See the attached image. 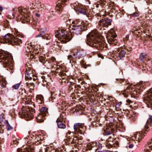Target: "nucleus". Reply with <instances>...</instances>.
I'll return each mask as SVG.
<instances>
[{"label":"nucleus","instance_id":"obj_50","mask_svg":"<svg viewBox=\"0 0 152 152\" xmlns=\"http://www.w3.org/2000/svg\"><path fill=\"white\" fill-rule=\"evenodd\" d=\"M118 138H115L113 140H115V142L114 143V145L115 144L117 145H118L119 144V142L118 141H117V140H118Z\"/></svg>","mask_w":152,"mask_h":152},{"label":"nucleus","instance_id":"obj_9","mask_svg":"<svg viewBox=\"0 0 152 152\" xmlns=\"http://www.w3.org/2000/svg\"><path fill=\"white\" fill-rule=\"evenodd\" d=\"M117 35L113 28L111 29L108 32L107 37V42L109 44H114L117 42V40L115 39Z\"/></svg>","mask_w":152,"mask_h":152},{"label":"nucleus","instance_id":"obj_63","mask_svg":"<svg viewBox=\"0 0 152 152\" xmlns=\"http://www.w3.org/2000/svg\"><path fill=\"white\" fill-rule=\"evenodd\" d=\"M132 49L131 48H129L128 49H127V50H128L129 51H131L132 50Z\"/></svg>","mask_w":152,"mask_h":152},{"label":"nucleus","instance_id":"obj_19","mask_svg":"<svg viewBox=\"0 0 152 152\" xmlns=\"http://www.w3.org/2000/svg\"><path fill=\"white\" fill-rule=\"evenodd\" d=\"M74 134L73 132H71L69 131L66 133V139L65 142L67 143V144H70L73 138L75 137L74 136Z\"/></svg>","mask_w":152,"mask_h":152},{"label":"nucleus","instance_id":"obj_13","mask_svg":"<svg viewBox=\"0 0 152 152\" xmlns=\"http://www.w3.org/2000/svg\"><path fill=\"white\" fill-rule=\"evenodd\" d=\"M80 123H76L75 124L74 126L75 133L82 134L84 131L85 127Z\"/></svg>","mask_w":152,"mask_h":152},{"label":"nucleus","instance_id":"obj_35","mask_svg":"<svg viewBox=\"0 0 152 152\" xmlns=\"http://www.w3.org/2000/svg\"><path fill=\"white\" fill-rule=\"evenodd\" d=\"M42 82H39L38 83H41V84L42 86H45L47 85V80L45 79V77L44 76H42Z\"/></svg>","mask_w":152,"mask_h":152},{"label":"nucleus","instance_id":"obj_18","mask_svg":"<svg viewBox=\"0 0 152 152\" xmlns=\"http://www.w3.org/2000/svg\"><path fill=\"white\" fill-rule=\"evenodd\" d=\"M86 54V51L84 50L80 49L74 52V56H76L77 58L79 59L80 58L85 56Z\"/></svg>","mask_w":152,"mask_h":152},{"label":"nucleus","instance_id":"obj_40","mask_svg":"<svg viewBox=\"0 0 152 152\" xmlns=\"http://www.w3.org/2000/svg\"><path fill=\"white\" fill-rule=\"evenodd\" d=\"M145 55L144 54V53H141L139 59L140 60H141V61H142L143 60V59L145 58Z\"/></svg>","mask_w":152,"mask_h":152},{"label":"nucleus","instance_id":"obj_43","mask_svg":"<svg viewBox=\"0 0 152 152\" xmlns=\"http://www.w3.org/2000/svg\"><path fill=\"white\" fill-rule=\"evenodd\" d=\"M131 17H137L139 14L137 12H134L133 13L130 14Z\"/></svg>","mask_w":152,"mask_h":152},{"label":"nucleus","instance_id":"obj_15","mask_svg":"<svg viewBox=\"0 0 152 152\" xmlns=\"http://www.w3.org/2000/svg\"><path fill=\"white\" fill-rule=\"evenodd\" d=\"M114 135L113 134H112L106 140V146L108 148H112L114 145L115 140H114Z\"/></svg>","mask_w":152,"mask_h":152},{"label":"nucleus","instance_id":"obj_12","mask_svg":"<svg viewBox=\"0 0 152 152\" xmlns=\"http://www.w3.org/2000/svg\"><path fill=\"white\" fill-rule=\"evenodd\" d=\"M21 14L23 15L22 19L23 20V23L29 22L31 18L30 11L26 8L23 9L20 12Z\"/></svg>","mask_w":152,"mask_h":152},{"label":"nucleus","instance_id":"obj_23","mask_svg":"<svg viewBox=\"0 0 152 152\" xmlns=\"http://www.w3.org/2000/svg\"><path fill=\"white\" fill-rule=\"evenodd\" d=\"M39 113L45 117L48 114V108L45 107H42L40 110Z\"/></svg>","mask_w":152,"mask_h":152},{"label":"nucleus","instance_id":"obj_45","mask_svg":"<svg viewBox=\"0 0 152 152\" xmlns=\"http://www.w3.org/2000/svg\"><path fill=\"white\" fill-rule=\"evenodd\" d=\"M126 102L129 104H130L131 106L134 103L133 101L129 100V99H127L126 100Z\"/></svg>","mask_w":152,"mask_h":152},{"label":"nucleus","instance_id":"obj_39","mask_svg":"<svg viewBox=\"0 0 152 152\" xmlns=\"http://www.w3.org/2000/svg\"><path fill=\"white\" fill-rule=\"evenodd\" d=\"M39 8L41 9V10H48V7L46 6V5L44 4H42L40 5L39 6Z\"/></svg>","mask_w":152,"mask_h":152},{"label":"nucleus","instance_id":"obj_27","mask_svg":"<svg viewBox=\"0 0 152 152\" xmlns=\"http://www.w3.org/2000/svg\"><path fill=\"white\" fill-rule=\"evenodd\" d=\"M39 60L40 62L43 64L45 63L46 62L48 61V59L46 58L44 55L42 54V55L39 56Z\"/></svg>","mask_w":152,"mask_h":152},{"label":"nucleus","instance_id":"obj_41","mask_svg":"<svg viewBox=\"0 0 152 152\" xmlns=\"http://www.w3.org/2000/svg\"><path fill=\"white\" fill-rule=\"evenodd\" d=\"M20 85V83H17L13 85L12 86V87L14 89H18Z\"/></svg>","mask_w":152,"mask_h":152},{"label":"nucleus","instance_id":"obj_59","mask_svg":"<svg viewBox=\"0 0 152 152\" xmlns=\"http://www.w3.org/2000/svg\"><path fill=\"white\" fill-rule=\"evenodd\" d=\"M101 152H111L110 151L108 150H104L102 151H101Z\"/></svg>","mask_w":152,"mask_h":152},{"label":"nucleus","instance_id":"obj_42","mask_svg":"<svg viewBox=\"0 0 152 152\" xmlns=\"http://www.w3.org/2000/svg\"><path fill=\"white\" fill-rule=\"evenodd\" d=\"M101 5H105L106 4V0H99V2Z\"/></svg>","mask_w":152,"mask_h":152},{"label":"nucleus","instance_id":"obj_11","mask_svg":"<svg viewBox=\"0 0 152 152\" xmlns=\"http://www.w3.org/2000/svg\"><path fill=\"white\" fill-rule=\"evenodd\" d=\"M112 20L107 18H101L98 22V28L101 30L103 27H107L111 25Z\"/></svg>","mask_w":152,"mask_h":152},{"label":"nucleus","instance_id":"obj_48","mask_svg":"<svg viewBox=\"0 0 152 152\" xmlns=\"http://www.w3.org/2000/svg\"><path fill=\"white\" fill-rule=\"evenodd\" d=\"M130 32L131 34L132 33V34H138L140 33L139 32H137V30H135L134 31H132Z\"/></svg>","mask_w":152,"mask_h":152},{"label":"nucleus","instance_id":"obj_4","mask_svg":"<svg viewBox=\"0 0 152 152\" xmlns=\"http://www.w3.org/2000/svg\"><path fill=\"white\" fill-rule=\"evenodd\" d=\"M56 37L63 43H66L71 39L67 31L63 30H57L55 33Z\"/></svg>","mask_w":152,"mask_h":152},{"label":"nucleus","instance_id":"obj_32","mask_svg":"<svg viewBox=\"0 0 152 152\" xmlns=\"http://www.w3.org/2000/svg\"><path fill=\"white\" fill-rule=\"evenodd\" d=\"M1 24L5 28H9L10 26L9 22L8 20H7L3 21L1 22Z\"/></svg>","mask_w":152,"mask_h":152},{"label":"nucleus","instance_id":"obj_54","mask_svg":"<svg viewBox=\"0 0 152 152\" xmlns=\"http://www.w3.org/2000/svg\"><path fill=\"white\" fill-rule=\"evenodd\" d=\"M138 86V84L137 85V86ZM139 87V88H138L137 89H139L140 90L142 91V85H140V84H139V86H138V87Z\"/></svg>","mask_w":152,"mask_h":152},{"label":"nucleus","instance_id":"obj_33","mask_svg":"<svg viewBox=\"0 0 152 152\" xmlns=\"http://www.w3.org/2000/svg\"><path fill=\"white\" fill-rule=\"evenodd\" d=\"M19 91L20 95L21 97H25L26 96L27 93L25 89H21Z\"/></svg>","mask_w":152,"mask_h":152},{"label":"nucleus","instance_id":"obj_22","mask_svg":"<svg viewBox=\"0 0 152 152\" xmlns=\"http://www.w3.org/2000/svg\"><path fill=\"white\" fill-rule=\"evenodd\" d=\"M114 129L111 127H107L104 129V134L105 135H111L114 131Z\"/></svg>","mask_w":152,"mask_h":152},{"label":"nucleus","instance_id":"obj_37","mask_svg":"<svg viewBox=\"0 0 152 152\" xmlns=\"http://www.w3.org/2000/svg\"><path fill=\"white\" fill-rule=\"evenodd\" d=\"M26 85L28 88H29L31 89H33L34 86V84L33 83H26Z\"/></svg>","mask_w":152,"mask_h":152},{"label":"nucleus","instance_id":"obj_14","mask_svg":"<svg viewBox=\"0 0 152 152\" xmlns=\"http://www.w3.org/2000/svg\"><path fill=\"white\" fill-rule=\"evenodd\" d=\"M25 75V78L26 80H31L34 75L33 73L32 69L28 67L26 68Z\"/></svg>","mask_w":152,"mask_h":152},{"label":"nucleus","instance_id":"obj_7","mask_svg":"<svg viewBox=\"0 0 152 152\" xmlns=\"http://www.w3.org/2000/svg\"><path fill=\"white\" fill-rule=\"evenodd\" d=\"M25 50L27 53H31L33 56L39 54L41 52L40 46L35 45L33 47L31 43H26L25 46Z\"/></svg>","mask_w":152,"mask_h":152},{"label":"nucleus","instance_id":"obj_2","mask_svg":"<svg viewBox=\"0 0 152 152\" xmlns=\"http://www.w3.org/2000/svg\"><path fill=\"white\" fill-rule=\"evenodd\" d=\"M0 61L3 63L5 67L7 69L9 68L12 70L13 69V61L11 56L3 51H0Z\"/></svg>","mask_w":152,"mask_h":152},{"label":"nucleus","instance_id":"obj_30","mask_svg":"<svg viewBox=\"0 0 152 152\" xmlns=\"http://www.w3.org/2000/svg\"><path fill=\"white\" fill-rule=\"evenodd\" d=\"M79 138H78L77 137H75L73 138L72 140V141L70 143V144H74V146L76 145L77 146V145H78V139Z\"/></svg>","mask_w":152,"mask_h":152},{"label":"nucleus","instance_id":"obj_34","mask_svg":"<svg viewBox=\"0 0 152 152\" xmlns=\"http://www.w3.org/2000/svg\"><path fill=\"white\" fill-rule=\"evenodd\" d=\"M30 6H28L30 8V9L32 8H34L37 6V4L35 1H33L31 3V4H29Z\"/></svg>","mask_w":152,"mask_h":152},{"label":"nucleus","instance_id":"obj_57","mask_svg":"<svg viewBox=\"0 0 152 152\" xmlns=\"http://www.w3.org/2000/svg\"><path fill=\"white\" fill-rule=\"evenodd\" d=\"M134 146V145L133 144H129V146H128V147H129V148H133Z\"/></svg>","mask_w":152,"mask_h":152},{"label":"nucleus","instance_id":"obj_38","mask_svg":"<svg viewBox=\"0 0 152 152\" xmlns=\"http://www.w3.org/2000/svg\"><path fill=\"white\" fill-rule=\"evenodd\" d=\"M6 129L7 131H10L12 130L13 128L12 127L10 126L9 124V123L7 121H6Z\"/></svg>","mask_w":152,"mask_h":152},{"label":"nucleus","instance_id":"obj_8","mask_svg":"<svg viewBox=\"0 0 152 152\" xmlns=\"http://www.w3.org/2000/svg\"><path fill=\"white\" fill-rule=\"evenodd\" d=\"M46 28H42L39 30V34L35 37V38L39 37L45 40L44 43L47 45H48L52 42V39L51 36L45 33Z\"/></svg>","mask_w":152,"mask_h":152},{"label":"nucleus","instance_id":"obj_55","mask_svg":"<svg viewBox=\"0 0 152 152\" xmlns=\"http://www.w3.org/2000/svg\"><path fill=\"white\" fill-rule=\"evenodd\" d=\"M25 139H27V140H28V139H29V140H31V139H32V137H31L29 136H28L27 137H26L25 138Z\"/></svg>","mask_w":152,"mask_h":152},{"label":"nucleus","instance_id":"obj_58","mask_svg":"<svg viewBox=\"0 0 152 152\" xmlns=\"http://www.w3.org/2000/svg\"><path fill=\"white\" fill-rule=\"evenodd\" d=\"M3 10L2 7L0 5V12L1 14V12Z\"/></svg>","mask_w":152,"mask_h":152},{"label":"nucleus","instance_id":"obj_52","mask_svg":"<svg viewBox=\"0 0 152 152\" xmlns=\"http://www.w3.org/2000/svg\"><path fill=\"white\" fill-rule=\"evenodd\" d=\"M94 7H96V8H98L99 7H101V5L100 4H95L94 5Z\"/></svg>","mask_w":152,"mask_h":152},{"label":"nucleus","instance_id":"obj_20","mask_svg":"<svg viewBox=\"0 0 152 152\" xmlns=\"http://www.w3.org/2000/svg\"><path fill=\"white\" fill-rule=\"evenodd\" d=\"M77 10L80 13L88 16V10L86 7H79L77 9Z\"/></svg>","mask_w":152,"mask_h":152},{"label":"nucleus","instance_id":"obj_60","mask_svg":"<svg viewBox=\"0 0 152 152\" xmlns=\"http://www.w3.org/2000/svg\"><path fill=\"white\" fill-rule=\"evenodd\" d=\"M17 151L18 152H22V150L20 148L18 149L17 150Z\"/></svg>","mask_w":152,"mask_h":152},{"label":"nucleus","instance_id":"obj_24","mask_svg":"<svg viewBox=\"0 0 152 152\" xmlns=\"http://www.w3.org/2000/svg\"><path fill=\"white\" fill-rule=\"evenodd\" d=\"M76 58H77L76 56H74V52L73 53L72 55H69L67 57V59L70 61V63H72H72L74 64L75 62V60Z\"/></svg>","mask_w":152,"mask_h":152},{"label":"nucleus","instance_id":"obj_29","mask_svg":"<svg viewBox=\"0 0 152 152\" xmlns=\"http://www.w3.org/2000/svg\"><path fill=\"white\" fill-rule=\"evenodd\" d=\"M56 122L57 123L58 127V128L61 129H65L66 128V126L61 121H59L58 120H57Z\"/></svg>","mask_w":152,"mask_h":152},{"label":"nucleus","instance_id":"obj_36","mask_svg":"<svg viewBox=\"0 0 152 152\" xmlns=\"http://www.w3.org/2000/svg\"><path fill=\"white\" fill-rule=\"evenodd\" d=\"M128 117L130 121H134L135 120L136 118L135 114H133L131 115L130 114L128 115Z\"/></svg>","mask_w":152,"mask_h":152},{"label":"nucleus","instance_id":"obj_3","mask_svg":"<svg viewBox=\"0 0 152 152\" xmlns=\"http://www.w3.org/2000/svg\"><path fill=\"white\" fill-rule=\"evenodd\" d=\"M72 23L73 25L72 26L71 31L76 34H80L83 31L87 29V24L79 20L73 21Z\"/></svg>","mask_w":152,"mask_h":152},{"label":"nucleus","instance_id":"obj_16","mask_svg":"<svg viewBox=\"0 0 152 152\" xmlns=\"http://www.w3.org/2000/svg\"><path fill=\"white\" fill-rule=\"evenodd\" d=\"M126 52L124 50H121L120 49H118L116 51H115L114 54L116 57L117 58L118 60L121 59L125 56Z\"/></svg>","mask_w":152,"mask_h":152},{"label":"nucleus","instance_id":"obj_53","mask_svg":"<svg viewBox=\"0 0 152 152\" xmlns=\"http://www.w3.org/2000/svg\"><path fill=\"white\" fill-rule=\"evenodd\" d=\"M13 144H14L15 145H17L18 144V141L16 140H13V142H12Z\"/></svg>","mask_w":152,"mask_h":152},{"label":"nucleus","instance_id":"obj_6","mask_svg":"<svg viewBox=\"0 0 152 152\" xmlns=\"http://www.w3.org/2000/svg\"><path fill=\"white\" fill-rule=\"evenodd\" d=\"M4 39L6 43L14 45H20L22 43V40L13 35L10 34H6L4 38Z\"/></svg>","mask_w":152,"mask_h":152},{"label":"nucleus","instance_id":"obj_25","mask_svg":"<svg viewBox=\"0 0 152 152\" xmlns=\"http://www.w3.org/2000/svg\"><path fill=\"white\" fill-rule=\"evenodd\" d=\"M37 102L39 104H41L44 102L43 96L41 95H39L36 97Z\"/></svg>","mask_w":152,"mask_h":152},{"label":"nucleus","instance_id":"obj_61","mask_svg":"<svg viewBox=\"0 0 152 152\" xmlns=\"http://www.w3.org/2000/svg\"><path fill=\"white\" fill-rule=\"evenodd\" d=\"M67 0H59V1H60V2L61 1L62 2H65Z\"/></svg>","mask_w":152,"mask_h":152},{"label":"nucleus","instance_id":"obj_1","mask_svg":"<svg viewBox=\"0 0 152 152\" xmlns=\"http://www.w3.org/2000/svg\"><path fill=\"white\" fill-rule=\"evenodd\" d=\"M87 43L90 46L95 48L97 50H102L106 45L99 41L98 31L95 29L87 35Z\"/></svg>","mask_w":152,"mask_h":152},{"label":"nucleus","instance_id":"obj_51","mask_svg":"<svg viewBox=\"0 0 152 152\" xmlns=\"http://www.w3.org/2000/svg\"><path fill=\"white\" fill-rule=\"evenodd\" d=\"M40 143V142L39 140H37V141H35L34 142H33V143L35 145H38Z\"/></svg>","mask_w":152,"mask_h":152},{"label":"nucleus","instance_id":"obj_28","mask_svg":"<svg viewBox=\"0 0 152 152\" xmlns=\"http://www.w3.org/2000/svg\"><path fill=\"white\" fill-rule=\"evenodd\" d=\"M44 117L45 116H43L42 115L39 113L37 117H36V118L38 122L41 123L44 121Z\"/></svg>","mask_w":152,"mask_h":152},{"label":"nucleus","instance_id":"obj_26","mask_svg":"<svg viewBox=\"0 0 152 152\" xmlns=\"http://www.w3.org/2000/svg\"><path fill=\"white\" fill-rule=\"evenodd\" d=\"M7 82L0 75V85L3 88L6 87Z\"/></svg>","mask_w":152,"mask_h":152},{"label":"nucleus","instance_id":"obj_64","mask_svg":"<svg viewBox=\"0 0 152 152\" xmlns=\"http://www.w3.org/2000/svg\"><path fill=\"white\" fill-rule=\"evenodd\" d=\"M102 148V145L101 144L99 145V148Z\"/></svg>","mask_w":152,"mask_h":152},{"label":"nucleus","instance_id":"obj_49","mask_svg":"<svg viewBox=\"0 0 152 152\" xmlns=\"http://www.w3.org/2000/svg\"><path fill=\"white\" fill-rule=\"evenodd\" d=\"M82 138L79 139H78V145H81L82 142H83V140H82Z\"/></svg>","mask_w":152,"mask_h":152},{"label":"nucleus","instance_id":"obj_56","mask_svg":"<svg viewBox=\"0 0 152 152\" xmlns=\"http://www.w3.org/2000/svg\"><path fill=\"white\" fill-rule=\"evenodd\" d=\"M119 82L120 83H122V82H125V80H123V79H120L119 80Z\"/></svg>","mask_w":152,"mask_h":152},{"label":"nucleus","instance_id":"obj_10","mask_svg":"<svg viewBox=\"0 0 152 152\" xmlns=\"http://www.w3.org/2000/svg\"><path fill=\"white\" fill-rule=\"evenodd\" d=\"M143 99L148 107H152V88L147 91Z\"/></svg>","mask_w":152,"mask_h":152},{"label":"nucleus","instance_id":"obj_47","mask_svg":"<svg viewBox=\"0 0 152 152\" xmlns=\"http://www.w3.org/2000/svg\"><path fill=\"white\" fill-rule=\"evenodd\" d=\"M15 17V15L13 13H10V15H9V18L11 19H13Z\"/></svg>","mask_w":152,"mask_h":152},{"label":"nucleus","instance_id":"obj_62","mask_svg":"<svg viewBox=\"0 0 152 152\" xmlns=\"http://www.w3.org/2000/svg\"><path fill=\"white\" fill-rule=\"evenodd\" d=\"M36 16H37L38 17H40V14H37V13H36Z\"/></svg>","mask_w":152,"mask_h":152},{"label":"nucleus","instance_id":"obj_44","mask_svg":"<svg viewBox=\"0 0 152 152\" xmlns=\"http://www.w3.org/2000/svg\"><path fill=\"white\" fill-rule=\"evenodd\" d=\"M56 61L55 58L54 57H52L50 58V59H49L48 61V63H51V62H55Z\"/></svg>","mask_w":152,"mask_h":152},{"label":"nucleus","instance_id":"obj_31","mask_svg":"<svg viewBox=\"0 0 152 152\" xmlns=\"http://www.w3.org/2000/svg\"><path fill=\"white\" fill-rule=\"evenodd\" d=\"M94 144H96L95 143H88L86 146V149L87 150H91L92 148L94 149V150L95 149V145Z\"/></svg>","mask_w":152,"mask_h":152},{"label":"nucleus","instance_id":"obj_46","mask_svg":"<svg viewBox=\"0 0 152 152\" xmlns=\"http://www.w3.org/2000/svg\"><path fill=\"white\" fill-rule=\"evenodd\" d=\"M56 45L59 47V48H60L61 47V43L59 42H56L55 43L54 45L55 46V45Z\"/></svg>","mask_w":152,"mask_h":152},{"label":"nucleus","instance_id":"obj_5","mask_svg":"<svg viewBox=\"0 0 152 152\" xmlns=\"http://www.w3.org/2000/svg\"><path fill=\"white\" fill-rule=\"evenodd\" d=\"M152 123V115H149V117L146 122V124L144 126V128L142 130L137 133L135 136L136 140L138 142H140L141 140L145 136V134H147V132L149 131L148 125H151Z\"/></svg>","mask_w":152,"mask_h":152},{"label":"nucleus","instance_id":"obj_21","mask_svg":"<svg viewBox=\"0 0 152 152\" xmlns=\"http://www.w3.org/2000/svg\"><path fill=\"white\" fill-rule=\"evenodd\" d=\"M152 144V138L147 142V144L145 146L146 148V152H151L152 151V145H149Z\"/></svg>","mask_w":152,"mask_h":152},{"label":"nucleus","instance_id":"obj_17","mask_svg":"<svg viewBox=\"0 0 152 152\" xmlns=\"http://www.w3.org/2000/svg\"><path fill=\"white\" fill-rule=\"evenodd\" d=\"M132 89L130 88V86H129L127 87L126 89H125L124 91H122L123 94L125 97H127L128 96L129 94H130L131 95H132V94H136V91H133L132 92Z\"/></svg>","mask_w":152,"mask_h":152}]
</instances>
